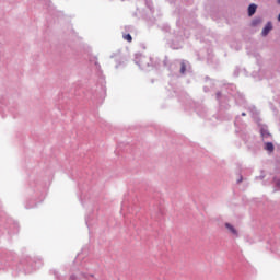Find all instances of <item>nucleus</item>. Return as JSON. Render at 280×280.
Instances as JSON below:
<instances>
[{"instance_id": "7", "label": "nucleus", "mask_w": 280, "mask_h": 280, "mask_svg": "<svg viewBox=\"0 0 280 280\" xmlns=\"http://www.w3.org/2000/svg\"><path fill=\"white\" fill-rule=\"evenodd\" d=\"M70 280H75V276H70Z\"/></svg>"}, {"instance_id": "4", "label": "nucleus", "mask_w": 280, "mask_h": 280, "mask_svg": "<svg viewBox=\"0 0 280 280\" xmlns=\"http://www.w3.org/2000/svg\"><path fill=\"white\" fill-rule=\"evenodd\" d=\"M265 150H267V152H275V144H272V142H267L265 144Z\"/></svg>"}, {"instance_id": "2", "label": "nucleus", "mask_w": 280, "mask_h": 280, "mask_svg": "<svg viewBox=\"0 0 280 280\" xmlns=\"http://www.w3.org/2000/svg\"><path fill=\"white\" fill-rule=\"evenodd\" d=\"M225 228L232 233V235H237V230L231 225V223H225Z\"/></svg>"}, {"instance_id": "10", "label": "nucleus", "mask_w": 280, "mask_h": 280, "mask_svg": "<svg viewBox=\"0 0 280 280\" xmlns=\"http://www.w3.org/2000/svg\"><path fill=\"white\" fill-rule=\"evenodd\" d=\"M278 21H280V13H279V16H278Z\"/></svg>"}, {"instance_id": "5", "label": "nucleus", "mask_w": 280, "mask_h": 280, "mask_svg": "<svg viewBox=\"0 0 280 280\" xmlns=\"http://www.w3.org/2000/svg\"><path fill=\"white\" fill-rule=\"evenodd\" d=\"M124 39L127 40L128 43H132V35L126 34V35H124Z\"/></svg>"}, {"instance_id": "9", "label": "nucleus", "mask_w": 280, "mask_h": 280, "mask_svg": "<svg viewBox=\"0 0 280 280\" xmlns=\"http://www.w3.org/2000/svg\"><path fill=\"white\" fill-rule=\"evenodd\" d=\"M242 115H243V117H246V113H243Z\"/></svg>"}, {"instance_id": "11", "label": "nucleus", "mask_w": 280, "mask_h": 280, "mask_svg": "<svg viewBox=\"0 0 280 280\" xmlns=\"http://www.w3.org/2000/svg\"><path fill=\"white\" fill-rule=\"evenodd\" d=\"M278 3H280V0H278Z\"/></svg>"}, {"instance_id": "6", "label": "nucleus", "mask_w": 280, "mask_h": 280, "mask_svg": "<svg viewBox=\"0 0 280 280\" xmlns=\"http://www.w3.org/2000/svg\"><path fill=\"white\" fill-rule=\"evenodd\" d=\"M185 71H187V67L185 66V63L183 62L180 65V73H185Z\"/></svg>"}, {"instance_id": "3", "label": "nucleus", "mask_w": 280, "mask_h": 280, "mask_svg": "<svg viewBox=\"0 0 280 280\" xmlns=\"http://www.w3.org/2000/svg\"><path fill=\"white\" fill-rule=\"evenodd\" d=\"M255 12H257V4H250L248 7V15L253 16V14H255Z\"/></svg>"}, {"instance_id": "8", "label": "nucleus", "mask_w": 280, "mask_h": 280, "mask_svg": "<svg viewBox=\"0 0 280 280\" xmlns=\"http://www.w3.org/2000/svg\"><path fill=\"white\" fill-rule=\"evenodd\" d=\"M276 185H277L278 187H280V180L276 182Z\"/></svg>"}, {"instance_id": "1", "label": "nucleus", "mask_w": 280, "mask_h": 280, "mask_svg": "<svg viewBox=\"0 0 280 280\" xmlns=\"http://www.w3.org/2000/svg\"><path fill=\"white\" fill-rule=\"evenodd\" d=\"M271 30H272V24L267 23L261 32L262 36H268V34L270 33Z\"/></svg>"}]
</instances>
